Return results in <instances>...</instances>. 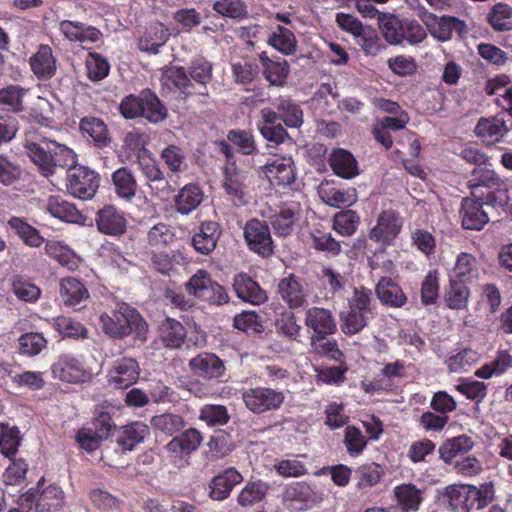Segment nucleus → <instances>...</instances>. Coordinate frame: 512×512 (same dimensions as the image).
<instances>
[{"label":"nucleus","instance_id":"nucleus-16","mask_svg":"<svg viewBox=\"0 0 512 512\" xmlns=\"http://www.w3.org/2000/svg\"><path fill=\"white\" fill-rule=\"evenodd\" d=\"M263 173L272 185L290 186L295 181L294 162L290 157H275L263 166Z\"/></svg>","mask_w":512,"mask_h":512},{"label":"nucleus","instance_id":"nucleus-5","mask_svg":"<svg viewBox=\"0 0 512 512\" xmlns=\"http://www.w3.org/2000/svg\"><path fill=\"white\" fill-rule=\"evenodd\" d=\"M244 240L250 251L262 258L274 253V242L269 225L257 218L248 220L243 227Z\"/></svg>","mask_w":512,"mask_h":512},{"label":"nucleus","instance_id":"nucleus-30","mask_svg":"<svg viewBox=\"0 0 512 512\" xmlns=\"http://www.w3.org/2000/svg\"><path fill=\"white\" fill-rule=\"evenodd\" d=\"M477 137L488 144L499 142L507 133L505 120L500 116L480 118L475 129Z\"/></svg>","mask_w":512,"mask_h":512},{"label":"nucleus","instance_id":"nucleus-62","mask_svg":"<svg viewBox=\"0 0 512 512\" xmlns=\"http://www.w3.org/2000/svg\"><path fill=\"white\" fill-rule=\"evenodd\" d=\"M357 44L362 48L366 55L376 56L386 49L376 31L371 28H365L359 36L356 37Z\"/></svg>","mask_w":512,"mask_h":512},{"label":"nucleus","instance_id":"nucleus-1","mask_svg":"<svg viewBox=\"0 0 512 512\" xmlns=\"http://www.w3.org/2000/svg\"><path fill=\"white\" fill-rule=\"evenodd\" d=\"M25 147L32 161L46 177L53 173L55 167L69 170L77 162V156L71 148L46 137L36 140L27 138Z\"/></svg>","mask_w":512,"mask_h":512},{"label":"nucleus","instance_id":"nucleus-9","mask_svg":"<svg viewBox=\"0 0 512 512\" xmlns=\"http://www.w3.org/2000/svg\"><path fill=\"white\" fill-rule=\"evenodd\" d=\"M404 224L399 213L386 210L379 214L376 225L370 230L369 238L383 247L392 246Z\"/></svg>","mask_w":512,"mask_h":512},{"label":"nucleus","instance_id":"nucleus-8","mask_svg":"<svg viewBox=\"0 0 512 512\" xmlns=\"http://www.w3.org/2000/svg\"><path fill=\"white\" fill-rule=\"evenodd\" d=\"M202 439L196 428H189L171 439L165 445L170 461L179 468L185 466L188 463L186 457L199 448Z\"/></svg>","mask_w":512,"mask_h":512},{"label":"nucleus","instance_id":"nucleus-24","mask_svg":"<svg viewBox=\"0 0 512 512\" xmlns=\"http://www.w3.org/2000/svg\"><path fill=\"white\" fill-rule=\"evenodd\" d=\"M375 293L382 304L394 308H400L407 302V296L401 286L387 276H380Z\"/></svg>","mask_w":512,"mask_h":512},{"label":"nucleus","instance_id":"nucleus-26","mask_svg":"<svg viewBox=\"0 0 512 512\" xmlns=\"http://www.w3.org/2000/svg\"><path fill=\"white\" fill-rule=\"evenodd\" d=\"M96 224L100 232L120 235L126 229V220L114 206L106 205L97 213Z\"/></svg>","mask_w":512,"mask_h":512},{"label":"nucleus","instance_id":"nucleus-55","mask_svg":"<svg viewBox=\"0 0 512 512\" xmlns=\"http://www.w3.org/2000/svg\"><path fill=\"white\" fill-rule=\"evenodd\" d=\"M384 474L382 467L375 463H366L359 466L355 472L357 486L360 489L370 488L378 484Z\"/></svg>","mask_w":512,"mask_h":512},{"label":"nucleus","instance_id":"nucleus-22","mask_svg":"<svg viewBox=\"0 0 512 512\" xmlns=\"http://www.w3.org/2000/svg\"><path fill=\"white\" fill-rule=\"evenodd\" d=\"M233 288L240 299L253 305H260L268 299L266 291L245 273L234 277Z\"/></svg>","mask_w":512,"mask_h":512},{"label":"nucleus","instance_id":"nucleus-45","mask_svg":"<svg viewBox=\"0 0 512 512\" xmlns=\"http://www.w3.org/2000/svg\"><path fill=\"white\" fill-rule=\"evenodd\" d=\"M8 225L23 243L29 247L39 248L46 243L45 238L40 235L39 231L21 218L12 217L8 221Z\"/></svg>","mask_w":512,"mask_h":512},{"label":"nucleus","instance_id":"nucleus-49","mask_svg":"<svg viewBox=\"0 0 512 512\" xmlns=\"http://www.w3.org/2000/svg\"><path fill=\"white\" fill-rule=\"evenodd\" d=\"M487 21L495 31L511 30L512 7L503 2L496 3L487 14Z\"/></svg>","mask_w":512,"mask_h":512},{"label":"nucleus","instance_id":"nucleus-41","mask_svg":"<svg viewBox=\"0 0 512 512\" xmlns=\"http://www.w3.org/2000/svg\"><path fill=\"white\" fill-rule=\"evenodd\" d=\"M112 183L114 192L119 198L131 202L136 196L137 181L128 168L121 167L117 169L112 174Z\"/></svg>","mask_w":512,"mask_h":512},{"label":"nucleus","instance_id":"nucleus-47","mask_svg":"<svg viewBox=\"0 0 512 512\" xmlns=\"http://www.w3.org/2000/svg\"><path fill=\"white\" fill-rule=\"evenodd\" d=\"M162 80L165 85H173L181 93L186 96L196 93L193 91V84L187 75L184 67L181 66H168L165 67L162 72Z\"/></svg>","mask_w":512,"mask_h":512},{"label":"nucleus","instance_id":"nucleus-33","mask_svg":"<svg viewBox=\"0 0 512 512\" xmlns=\"http://www.w3.org/2000/svg\"><path fill=\"white\" fill-rule=\"evenodd\" d=\"M501 182L502 180L493 170L475 168L468 182V187L471 190L472 197L484 200L485 192L491 190Z\"/></svg>","mask_w":512,"mask_h":512},{"label":"nucleus","instance_id":"nucleus-37","mask_svg":"<svg viewBox=\"0 0 512 512\" xmlns=\"http://www.w3.org/2000/svg\"><path fill=\"white\" fill-rule=\"evenodd\" d=\"M185 338V327L181 322L175 319L166 318L159 326V339L167 348H180L184 343Z\"/></svg>","mask_w":512,"mask_h":512},{"label":"nucleus","instance_id":"nucleus-52","mask_svg":"<svg viewBox=\"0 0 512 512\" xmlns=\"http://www.w3.org/2000/svg\"><path fill=\"white\" fill-rule=\"evenodd\" d=\"M212 8L226 18L241 20L249 16L248 6L243 0H217Z\"/></svg>","mask_w":512,"mask_h":512},{"label":"nucleus","instance_id":"nucleus-53","mask_svg":"<svg viewBox=\"0 0 512 512\" xmlns=\"http://www.w3.org/2000/svg\"><path fill=\"white\" fill-rule=\"evenodd\" d=\"M189 75L192 80L201 85L198 94L207 96L206 85L212 79V63L205 58L195 59L189 67Z\"/></svg>","mask_w":512,"mask_h":512},{"label":"nucleus","instance_id":"nucleus-31","mask_svg":"<svg viewBox=\"0 0 512 512\" xmlns=\"http://www.w3.org/2000/svg\"><path fill=\"white\" fill-rule=\"evenodd\" d=\"M329 164L333 172L344 179H351L359 174L358 163L351 152L338 148L329 156Z\"/></svg>","mask_w":512,"mask_h":512},{"label":"nucleus","instance_id":"nucleus-15","mask_svg":"<svg viewBox=\"0 0 512 512\" xmlns=\"http://www.w3.org/2000/svg\"><path fill=\"white\" fill-rule=\"evenodd\" d=\"M305 326L311 336L332 335L337 331L336 319L329 309L310 307L305 312Z\"/></svg>","mask_w":512,"mask_h":512},{"label":"nucleus","instance_id":"nucleus-2","mask_svg":"<svg viewBox=\"0 0 512 512\" xmlns=\"http://www.w3.org/2000/svg\"><path fill=\"white\" fill-rule=\"evenodd\" d=\"M104 332L113 337L122 339L134 334L137 339L147 340L148 325L136 309L126 303L118 304L117 309L111 313H104L100 317Z\"/></svg>","mask_w":512,"mask_h":512},{"label":"nucleus","instance_id":"nucleus-57","mask_svg":"<svg viewBox=\"0 0 512 512\" xmlns=\"http://www.w3.org/2000/svg\"><path fill=\"white\" fill-rule=\"evenodd\" d=\"M359 223V215L348 209L335 214L333 228L342 236H351L356 232Z\"/></svg>","mask_w":512,"mask_h":512},{"label":"nucleus","instance_id":"nucleus-39","mask_svg":"<svg viewBox=\"0 0 512 512\" xmlns=\"http://www.w3.org/2000/svg\"><path fill=\"white\" fill-rule=\"evenodd\" d=\"M79 129L82 135L93 141L98 147L109 143L108 129L104 121L94 116H86L80 120Z\"/></svg>","mask_w":512,"mask_h":512},{"label":"nucleus","instance_id":"nucleus-56","mask_svg":"<svg viewBox=\"0 0 512 512\" xmlns=\"http://www.w3.org/2000/svg\"><path fill=\"white\" fill-rule=\"evenodd\" d=\"M151 425L155 430L171 436L180 432L185 427V421L178 414L163 413L154 416L151 419Z\"/></svg>","mask_w":512,"mask_h":512},{"label":"nucleus","instance_id":"nucleus-60","mask_svg":"<svg viewBox=\"0 0 512 512\" xmlns=\"http://www.w3.org/2000/svg\"><path fill=\"white\" fill-rule=\"evenodd\" d=\"M87 76L91 81L97 82L108 76L110 65L105 57L91 52L86 58Z\"/></svg>","mask_w":512,"mask_h":512},{"label":"nucleus","instance_id":"nucleus-10","mask_svg":"<svg viewBox=\"0 0 512 512\" xmlns=\"http://www.w3.org/2000/svg\"><path fill=\"white\" fill-rule=\"evenodd\" d=\"M139 375L140 367L136 359L123 357L113 362L107 381L116 389H126L137 382Z\"/></svg>","mask_w":512,"mask_h":512},{"label":"nucleus","instance_id":"nucleus-21","mask_svg":"<svg viewBox=\"0 0 512 512\" xmlns=\"http://www.w3.org/2000/svg\"><path fill=\"white\" fill-rule=\"evenodd\" d=\"M242 481L241 473L234 467H228L212 479L209 496L213 500L223 501L229 497L233 488Z\"/></svg>","mask_w":512,"mask_h":512},{"label":"nucleus","instance_id":"nucleus-50","mask_svg":"<svg viewBox=\"0 0 512 512\" xmlns=\"http://www.w3.org/2000/svg\"><path fill=\"white\" fill-rule=\"evenodd\" d=\"M469 294L467 284L449 279V286L444 297L446 306L454 310L466 308Z\"/></svg>","mask_w":512,"mask_h":512},{"label":"nucleus","instance_id":"nucleus-38","mask_svg":"<svg viewBox=\"0 0 512 512\" xmlns=\"http://www.w3.org/2000/svg\"><path fill=\"white\" fill-rule=\"evenodd\" d=\"M394 496L401 512H416L423 500V491L413 484H401L394 488Z\"/></svg>","mask_w":512,"mask_h":512},{"label":"nucleus","instance_id":"nucleus-63","mask_svg":"<svg viewBox=\"0 0 512 512\" xmlns=\"http://www.w3.org/2000/svg\"><path fill=\"white\" fill-rule=\"evenodd\" d=\"M24 93L25 90L16 85L0 89V105L4 106L8 111H22Z\"/></svg>","mask_w":512,"mask_h":512},{"label":"nucleus","instance_id":"nucleus-17","mask_svg":"<svg viewBox=\"0 0 512 512\" xmlns=\"http://www.w3.org/2000/svg\"><path fill=\"white\" fill-rule=\"evenodd\" d=\"M51 372L54 378L68 383H80L87 378L82 362L69 354L60 356L51 366Z\"/></svg>","mask_w":512,"mask_h":512},{"label":"nucleus","instance_id":"nucleus-43","mask_svg":"<svg viewBox=\"0 0 512 512\" xmlns=\"http://www.w3.org/2000/svg\"><path fill=\"white\" fill-rule=\"evenodd\" d=\"M143 101L142 117L153 124H157L166 119L168 111L158 96L150 89L141 91Z\"/></svg>","mask_w":512,"mask_h":512},{"label":"nucleus","instance_id":"nucleus-12","mask_svg":"<svg viewBox=\"0 0 512 512\" xmlns=\"http://www.w3.org/2000/svg\"><path fill=\"white\" fill-rule=\"evenodd\" d=\"M301 214L302 207L299 202L291 201L284 203L278 211L269 217L274 233L281 237L291 235L295 225L301 218Z\"/></svg>","mask_w":512,"mask_h":512},{"label":"nucleus","instance_id":"nucleus-28","mask_svg":"<svg viewBox=\"0 0 512 512\" xmlns=\"http://www.w3.org/2000/svg\"><path fill=\"white\" fill-rule=\"evenodd\" d=\"M203 197V191L197 184H186L175 195L174 208L181 215H189L199 207Z\"/></svg>","mask_w":512,"mask_h":512},{"label":"nucleus","instance_id":"nucleus-54","mask_svg":"<svg viewBox=\"0 0 512 512\" xmlns=\"http://www.w3.org/2000/svg\"><path fill=\"white\" fill-rule=\"evenodd\" d=\"M214 282L209 272L204 269H199L192 275L189 281L186 282L185 288L189 295L202 301Z\"/></svg>","mask_w":512,"mask_h":512},{"label":"nucleus","instance_id":"nucleus-32","mask_svg":"<svg viewBox=\"0 0 512 512\" xmlns=\"http://www.w3.org/2000/svg\"><path fill=\"white\" fill-rule=\"evenodd\" d=\"M169 36L170 33L163 24H151L141 35L138 47L142 52L156 55L159 53V48L168 41Z\"/></svg>","mask_w":512,"mask_h":512},{"label":"nucleus","instance_id":"nucleus-44","mask_svg":"<svg viewBox=\"0 0 512 512\" xmlns=\"http://www.w3.org/2000/svg\"><path fill=\"white\" fill-rule=\"evenodd\" d=\"M274 107L279 112L280 119L287 127L299 128L303 124V111L291 99L279 97L274 101Z\"/></svg>","mask_w":512,"mask_h":512},{"label":"nucleus","instance_id":"nucleus-64","mask_svg":"<svg viewBox=\"0 0 512 512\" xmlns=\"http://www.w3.org/2000/svg\"><path fill=\"white\" fill-rule=\"evenodd\" d=\"M510 201L509 191L505 183L502 181L489 191L485 192L483 205L491 207L497 211H505Z\"/></svg>","mask_w":512,"mask_h":512},{"label":"nucleus","instance_id":"nucleus-58","mask_svg":"<svg viewBox=\"0 0 512 512\" xmlns=\"http://www.w3.org/2000/svg\"><path fill=\"white\" fill-rule=\"evenodd\" d=\"M199 419L208 426H223L229 422L230 415L223 405L206 404L199 411Z\"/></svg>","mask_w":512,"mask_h":512},{"label":"nucleus","instance_id":"nucleus-7","mask_svg":"<svg viewBox=\"0 0 512 512\" xmlns=\"http://www.w3.org/2000/svg\"><path fill=\"white\" fill-rule=\"evenodd\" d=\"M100 176L88 167L78 166L67 172V191L76 198L88 200L93 198L99 187Z\"/></svg>","mask_w":512,"mask_h":512},{"label":"nucleus","instance_id":"nucleus-36","mask_svg":"<svg viewBox=\"0 0 512 512\" xmlns=\"http://www.w3.org/2000/svg\"><path fill=\"white\" fill-rule=\"evenodd\" d=\"M60 298L64 305L75 307L87 301L89 292L81 281L68 277L60 282Z\"/></svg>","mask_w":512,"mask_h":512},{"label":"nucleus","instance_id":"nucleus-20","mask_svg":"<svg viewBox=\"0 0 512 512\" xmlns=\"http://www.w3.org/2000/svg\"><path fill=\"white\" fill-rule=\"evenodd\" d=\"M259 61L263 76L270 85L276 87L285 85L290 72V66L287 60L279 56L269 57L267 52L263 51L259 55Z\"/></svg>","mask_w":512,"mask_h":512},{"label":"nucleus","instance_id":"nucleus-11","mask_svg":"<svg viewBox=\"0 0 512 512\" xmlns=\"http://www.w3.org/2000/svg\"><path fill=\"white\" fill-rule=\"evenodd\" d=\"M247 175L236 167H226L223 172L222 188L236 207L248 203Z\"/></svg>","mask_w":512,"mask_h":512},{"label":"nucleus","instance_id":"nucleus-46","mask_svg":"<svg viewBox=\"0 0 512 512\" xmlns=\"http://www.w3.org/2000/svg\"><path fill=\"white\" fill-rule=\"evenodd\" d=\"M474 446L473 440L460 435L446 440L439 448L440 458L445 463H451L454 458L470 451Z\"/></svg>","mask_w":512,"mask_h":512},{"label":"nucleus","instance_id":"nucleus-13","mask_svg":"<svg viewBox=\"0 0 512 512\" xmlns=\"http://www.w3.org/2000/svg\"><path fill=\"white\" fill-rule=\"evenodd\" d=\"M278 293L290 309L302 308L307 304L308 290L303 280L294 274L282 278L278 283Z\"/></svg>","mask_w":512,"mask_h":512},{"label":"nucleus","instance_id":"nucleus-35","mask_svg":"<svg viewBox=\"0 0 512 512\" xmlns=\"http://www.w3.org/2000/svg\"><path fill=\"white\" fill-rule=\"evenodd\" d=\"M267 43L284 56L293 55L297 50V39L293 31L280 24L272 28Z\"/></svg>","mask_w":512,"mask_h":512},{"label":"nucleus","instance_id":"nucleus-3","mask_svg":"<svg viewBox=\"0 0 512 512\" xmlns=\"http://www.w3.org/2000/svg\"><path fill=\"white\" fill-rule=\"evenodd\" d=\"M444 498L451 511L471 512L474 508H485L494 497L491 483H483L479 487L467 484H454L446 487Z\"/></svg>","mask_w":512,"mask_h":512},{"label":"nucleus","instance_id":"nucleus-34","mask_svg":"<svg viewBox=\"0 0 512 512\" xmlns=\"http://www.w3.org/2000/svg\"><path fill=\"white\" fill-rule=\"evenodd\" d=\"M319 195L327 205L336 208L351 206L357 201L354 188H340L328 183L320 186Z\"/></svg>","mask_w":512,"mask_h":512},{"label":"nucleus","instance_id":"nucleus-25","mask_svg":"<svg viewBox=\"0 0 512 512\" xmlns=\"http://www.w3.org/2000/svg\"><path fill=\"white\" fill-rule=\"evenodd\" d=\"M46 210L51 216L61 221L76 224L84 222V216L76 206L59 195H53L48 198Z\"/></svg>","mask_w":512,"mask_h":512},{"label":"nucleus","instance_id":"nucleus-48","mask_svg":"<svg viewBox=\"0 0 512 512\" xmlns=\"http://www.w3.org/2000/svg\"><path fill=\"white\" fill-rule=\"evenodd\" d=\"M402 23L403 19L393 14L386 13L379 16V28L389 44H402Z\"/></svg>","mask_w":512,"mask_h":512},{"label":"nucleus","instance_id":"nucleus-4","mask_svg":"<svg viewBox=\"0 0 512 512\" xmlns=\"http://www.w3.org/2000/svg\"><path fill=\"white\" fill-rule=\"evenodd\" d=\"M419 17L425 25L426 31L440 42L449 41L452 38L453 32H456L460 37L468 32V26L465 21L454 16H437L423 8L419 13Z\"/></svg>","mask_w":512,"mask_h":512},{"label":"nucleus","instance_id":"nucleus-6","mask_svg":"<svg viewBox=\"0 0 512 512\" xmlns=\"http://www.w3.org/2000/svg\"><path fill=\"white\" fill-rule=\"evenodd\" d=\"M285 399L283 392L269 387H253L244 389L242 400L246 408L254 414H262L277 410Z\"/></svg>","mask_w":512,"mask_h":512},{"label":"nucleus","instance_id":"nucleus-59","mask_svg":"<svg viewBox=\"0 0 512 512\" xmlns=\"http://www.w3.org/2000/svg\"><path fill=\"white\" fill-rule=\"evenodd\" d=\"M328 336L329 335L310 336L311 350L318 355L339 361L343 354L339 350L337 343L329 339Z\"/></svg>","mask_w":512,"mask_h":512},{"label":"nucleus","instance_id":"nucleus-23","mask_svg":"<svg viewBox=\"0 0 512 512\" xmlns=\"http://www.w3.org/2000/svg\"><path fill=\"white\" fill-rule=\"evenodd\" d=\"M220 236V225L215 221H205L193 235L192 245L197 252L208 255L216 248Z\"/></svg>","mask_w":512,"mask_h":512},{"label":"nucleus","instance_id":"nucleus-40","mask_svg":"<svg viewBox=\"0 0 512 512\" xmlns=\"http://www.w3.org/2000/svg\"><path fill=\"white\" fill-rule=\"evenodd\" d=\"M149 435V427L146 424L137 421L124 426L118 435L116 442L123 451H131Z\"/></svg>","mask_w":512,"mask_h":512},{"label":"nucleus","instance_id":"nucleus-29","mask_svg":"<svg viewBox=\"0 0 512 512\" xmlns=\"http://www.w3.org/2000/svg\"><path fill=\"white\" fill-rule=\"evenodd\" d=\"M480 276V269L476 258L466 252L460 253L456 258V263L450 273V279L471 284Z\"/></svg>","mask_w":512,"mask_h":512},{"label":"nucleus","instance_id":"nucleus-51","mask_svg":"<svg viewBox=\"0 0 512 512\" xmlns=\"http://www.w3.org/2000/svg\"><path fill=\"white\" fill-rule=\"evenodd\" d=\"M268 486L265 482L250 481L242 488L237 496V502L241 507H249L260 502L266 495Z\"/></svg>","mask_w":512,"mask_h":512},{"label":"nucleus","instance_id":"nucleus-14","mask_svg":"<svg viewBox=\"0 0 512 512\" xmlns=\"http://www.w3.org/2000/svg\"><path fill=\"white\" fill-rule=\"evenodd\" d=\"M191 372L203 379H219L225 374L224 362L214 353L202 352L189 360Z\"/></svg>","mask_w":512,"mask_h":512},{"label":"nucleus","instance_id":"nucleus-19","mask_svg":"<svg viewBox=\"0 0 512 512\" xmlns=\"http://www.w3.org/2000/svg\"><path fill=\"white\" fill-rule=\"evenodd\" d=\"M44 478L37 483L38 496L35 502V512H59L65 506V493L56 485H44Z\"/></svg>","mask_w":512,"mask_h":512},{"label":"nucleus","instance_id":"nucleus-42","mask_svg":"<svg viewBox=\"0 0 512 512\" xmlns=\"http://www.w3.org/2000/svg\"><path fill=\"white\" fill-rule=\"evenodd\" d=\"M45 252L49 257L55 259L61 266L69 270L78 268L79 257L62 241L47 240Z\"/></svg>","mask_w":512,"mask_h":512},{"label":"nucleus","instance_id":"nucleus-18","mask_svg":"<svg viewBox=\"0 0 512 512\" xmlns=\"http://www.w3.org/2000/svg\"><path fill=\"white\" fill-rule=\"evenodd\" d=\"M481 199L465 197L461 202L460 218L466 230H481L488 222V212L484 210Z\"/></svg>","mask_w":512,"mask_h":512},{"label":"nucleus","instance_id":"nucleus-27","mask_svg":"<svg viewBox=\"0 0 512 512\" xmlns=\"http://www.w3.org/2000/svg\"><path fill=\"white\" fill-rule=\"evenodd\" d=\"M31 70L40 80H47L56 72V58L48 45H40L37 52L29 60Z\"/></svg>","mask_w":512,"mask_h":512},{"label":"nucleus","instance_id":"nucleus-61","mask_svg":"<svg viewBox=\"0 0 512 512\" xmlns=\"http://www.w3.org/2000/svg\"><path fill=\"white\" fill-rule=\"evenodd\" d=\"M343 443L350 456H359L367 446L368 440L362 431L355 426H347Z\"/></svg>","mask_w":512,"mask_h":512}]
</instances>
